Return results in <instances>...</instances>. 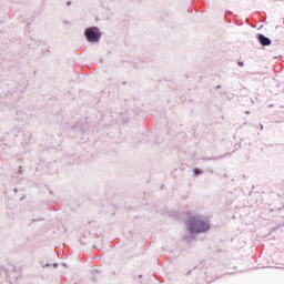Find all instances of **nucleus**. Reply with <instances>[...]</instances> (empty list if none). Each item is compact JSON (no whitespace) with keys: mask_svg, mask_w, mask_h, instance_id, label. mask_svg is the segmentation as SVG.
<instances>
[{"mask_svg":"<svg viewBox=\"0 0 284 284\" xmlns=\"http://www.w3.org/2000/svg\"><path fill=\"white\" fill-rule=\"evenodd\" d=\"M190 234H205L210 230V220L203 215L191 216L186 221Z\"/></svg>","mask_w":284,"mask_h":284,"instance_id":"obj_1","label":"nucleus"},{"mask_svg":"<svg viewBox=\"0 0 284 284\" xmlns=\"http://www.w3.org/2000/svg\"><path fill=\"white\" fill-rule=\"evenodd\" d=\"M84 37L89 43H99L101 41V30L98 27H89L84 31Z\"/></svg>","mask_w":284,"mask_h":284,"instance_id":"obj_2","label":"nucleus"},{"mask_svg":"<svg viewBox=\"0 0 284 284\" xmlns=\"http://www.w3.org/2000/svg\"><path fill=\"white\" fill-rule=\"evenodd\" d=\"M7 276L9 278V283L14 284V283H19V276H21V273H19L17 268L12 267L11 273L10 271H7Z\"/></svg>","mask_w":284,"mask_h":284,"instance_id":"obj_3","label":"nucleus"},{"mask_svg":"<svg viewBox=\"0 0 284 284\" xmlns=\"http://www.w3.org/2000/svg\"><path fill=\"white\" fill-rule=\"evenodd\" d=\"M256 39L261 45H272V40L267 37H265L263 33H257Z\"/></svg>","mask_w":284,"mask_h":284,"instance_id":"obj_4","label":"nucleus"},{"mask_svg":"<svg viewBox=\"0 0 284 284\" xmlns=\"http://www.w3.org/2000/svg\"><path fill=\"white\" fill-rule=\"evenodd\" d=\"M193 173L195 174V176H199V174H203V171L201 169H194Z\"/></svg>","mask_w":284,"mask_h":284,"instance_id":"obj_5","label":"nucleus"},{"mask_svg":"<svg viewBox=\"0 0 284 284\" xmlns=\"http://www.w3.org/2000/svg\"><path fill=\"white\" fill-rule=\"evenodd\" d=\"M33 223H37V219L29 220L28 225H32Z\"/></svg>","mask_w":284,"mask_h":284,"instance_id":"obj_6","label":"nucleus"},{"mask_svg":"<svg viewBox=\"0 0 284 284\" xmlns=\"http://www.w3.org/2000/svg\"><path fill=\"white\" fill-rule=\"evenodd\" d=\"M49 194H51V196H54V191H49Z\"/></svg>","mask_w":284,"mask_h":284,"instance_id":"obj_7","label":"nucleus"},{"mask_svg":"<svg viewBox=\"0 0 284 284\" xmlns=\"http://www.w3.org/2000/svg\"><path fill=\"white\" fill-rule=\"evenodd\" d=\"M42 267H50V263H47L45 265H42Z\"/></svg>","mask_w":284,"mask_h":284,"instance_id":"obj_8","label":"nucleus"},{"mask_svg":"<svg viewBox=\"0 0 284 284\" xmlns=\"http://www.w3.org/2000/svg\"><path fill=\"white\" fill-rule=\"evenodd\" d=\"M240 68H243L244 63L243 62H239Z\"/></svg>","mask_w":284,"mask_h":284,"instance_id":"obj_9","label":"nucleus"},{"mask_svg":"<svg viewBox=\"0 0 284 284\" xmlns=\"http://www.w3.org/2000/svg\"><path fill=\"white\" fill-rule=\"evenodd\" d=\"M53 267H55V268H57V267H59V264H57V263H53Z\"/></svg>","mask_w":284,"mask_h":284,"instance_id":"obj_10","label":"nucleus"},{"mask_svg":"<svg viewBox=\"0 0 284 284\" xmlns=\"http://www.w3.org/2000/svg\"><path fill=\"white\" fill-rule=\"evenodd\" d=\"M220 88H221V85H217V87H216V90H220Z\"/></svg>","mask_w":284,"mask_h":284,"instance_id":"obj_11","label":"nucleus"},{"mask_svg":"<svg viewBox=\"0 0 284 284\" xmlns=\"http://www.w3.org/2000/svg\"><path fill=\"white\" fill-rule=\"evenodd\" d=\"M268 108H274V104L268 105Z\"/></svg>","mask_w":284,"mask_h":284,"instance_id":"obj_12","label":"nucleus"},{"mask_svg":"<svg viewBox=\"0 0 284 284\" xmlns=\"http://www.w3.org/2000/svg\"><path fill=\"white\" fill-rule=\"evenodd\" d=\"M261 130H263V124H260Z\"/></svg>","mask_w":284,"mask_h":284,"instance_id":"obj_13","label":"nucleus"},{"mask_svg":"<svg viewBox=\"0 0 284 284\" xmlns=\"http://www.w3.org/2000/svg\"><path fill=\"white\" fill-rule=\"evenodd\" d=\"M19 173L21 174V166L19 168Z\"/></svg>","mask_w":284,"mask_h":284,"instance_id":"obj_14","label":"nucleus"},{"mask_svg":"<svg viewBox=\"0 0 284 284\" xmlns=\"http://www.w3.org/2000/svg\"><path fill=\"white\" fill-rule=\"evenodd\" d=\"M245 114H250V111H246Z\"/></svg>","mask_w":284,"mask_h":284,"instance_id":"obj_15","label":"nucleus"}]
</instances>
